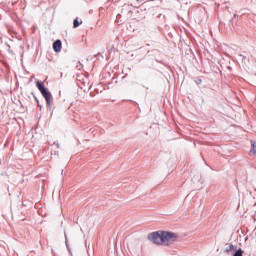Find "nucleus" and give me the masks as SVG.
Returning a JSON list of instances; mask_svg holds the SVG:
<instances>
[{
    "label": "nucleus",
    "mask_w": 256,
    "mask_h": 256,
    "mask_svg": "<svg viewBox=\"0 0 256 256\" xmlns=\"http://www.w3.org/2000/svg\"><path fill=\"white\" fill-rule=\"evenodd\" d=\"M250 155H256V142L255 141H251Z\"/></svg>",
    "instance_id": "20e7f679"
},
{
    "label": "nucleus",
    "mask_w": 256,
    "mask_h": 256,
    "mask_svg": "<svg viewBox=\"0 0 256 256\" xmlns=\"http://www.w3.org/2000/svg\"><path fill=\"white\" fill-rule=\"evenodd\" d=\"M79 25H80L79 20L75 19L74 22H73L74 29H77V27H79Z\"/></svg>",
    "instance_id": "423d86ee"
},
{
    "label": "nucleus",
    "mask_w": 256,
    "mask_h": 256,
    "mask_svg": "<svg viewBox=\"0 0 256 256\" xmlns=\"http://www.w3.org/2000/svg\"><path fill=\"white\" fill-rule=\"evenodd\" d=\"M234 256H243V251L242 250L236 251Z\"/></svg>",
    "instance_id": "0eeeda50"
},
{
    "label": "nucleus",
    "mask_w": 256,
    "mask_h": 256,
    "mask_svg": "<svg viewBox=\"0 0 256 256\" xmlns=\"http://www.w3.org/2000/svg\"><path fill=\"white\" fill-rule=\"evenodd\" d=\"M149 240L152 241V243H155L156 245H173L175 241H177V234L173 232H167V231H157L152 232L148 236Z\"/></svg>",
    "instance_id": "f257e3e1"
},
{
    "label": "nucleus",
    "mask_w": 256,
    "mask_h": 256,
    "mask_svg": "<svg viewBox=\"0 0 256 256\" xmlns=\"http://www.w3.org/2000/svg\"><path fill=\"white\" fill-rule=\"evenodd\" d=\"M61 47H62L61 40H56V41L53 43V50H54L56 53H59V51H61Z\"/></svg>",
    "instance_id": "7ed1b4c3"
},
{
    "label": "nucleus",
    "mask_w": 256,
    "mask_h": 256,
    "mask_svg": "<svg viewBox=\"0 0 256 256\" xmlns=\"http://www.w3.org/2000/svg\"><path fill=\"white\" fill-rule=\"evenodd\" d=\"M231 251H235V246L233 244H229V246L225 249L226 253H231Z\"/></svg>",
    "instance_id": "39448f33"
},
{
    "label": "nucleus",
    "mask_w": 256,
    "mask_h": 256,
    "mask_svg": "<svg viewBox=\"0 0 256 256\" xmlns=\"http://www.w3.org/2000/svg\"><path fill=\"white\" fill-rule=\"evenodd\" d=\"M36 87L42 94V97H44L47 105H51V100L53 99V95H51V92L48 91L47 88H45V84L43 82H36Z\"/></svg>",
    "instance_id": "f03ea898"
}]
</instances>
